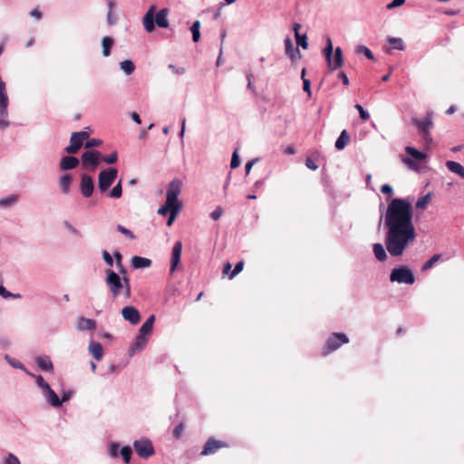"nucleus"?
<instances>
[{
	"label": "nucleus",
	"mask_w": 464,
	"mask_h": 464,
	"mask_svg": "<svg viewBox=\"0 0 464 464\" xmlns=\"http://www.w3.org/2000/svg\"><path fill=\"white\" fill-rule=\"evenodd\" d=\"M381 191L383 194H387V195H392L393 194V189H392V186H390L389 184L382 185V188H381Z\"/></svg>",
	"instance_id": "obj_62"
},
{
	"label": "nucleus",
	"mask_w": 464,
	"mask_h": 464,
	"mask_svg": "<svg viewBox=\"0 0 464 464\" xmlns=\"http://www.w3.org/2000/svg\"><path fill=\"white\" fill-rule=\"evenodd\" d=\"M179 211H169L168 214H169V218L167 221V226L168 227H171L173 222L175 221V219L177 218L178 215H179Z\"/></svg>",
	"instance_id": "obj_56"
},
{
	"label": "nucleus",
	"mask_w": 464,
	"mask_h": 464,
	"mask_svg": "<svg viewBox=\"0 0 464 464\" xmlns=\"http://www.w3.org/2000/svg\"><path fill=\"white\" fill-rule=\"evenodd\" d=\"M155 321V315L151 314L141 325V327L139 330V333L141 334V335H148L151 333L153 324Z\"/></svg>",
	"instance_id": "obj_29"
},
{
	"label": "nucleus",
	"mask_w": 464,
	"mask_h": 464,
	"mask_svg": "<svg viewBox=\"0 0 464 464\" xmlns=\"http://www.w3.org/2000/svg\"><path fill=\"white\" fill-rule=\"evenodd\" d=\"M240 165V160L237 153V150H236L232 154V159L230 162L231 169H236Z\"/></svg>",
	"instance_id": "obj_48"
},
{
	"label": "nucleus",
	"mask_w": 464,
	"mask_h": 464,
	"mask_svg": "<svg viewBox=\"0 0 464 464\" xmlns=\"http://www.w3.org/2000/svg\"><path fill=\"white\" fill-rule=\"evenodd\" d=\"M182 182L175 179L168 186L167 198L165 204L158 209V214L166 216L169 211H180L182 202L179 200L178 197L181 193Z\"/></svg>",
	"instance_id": "obj_2"
},
{
	"label": "nucleus",
	"mask_w": 464,
	"mask_h": 464,
	"mask_svg": "<svg viewBox=\"0 0 464 464\" xmlns=\"http://www.w3.org/2000/svg\"><path fill=\"white\" fill-rule=\"evenodd\" d=\"M223 215V208L221 207H218L211 214H210V218L213 219V220H218L221 218V216Z\"/></svg>",
	"instance_id": "obj_53"
},
{
	"label": "nucleus",
	"mask_w": 464,
	"mask_h": 464,
	"mask_svg": "<svg viewBox=\"0 0 464 464\" xmlns=\"http://www.w3.org/2000/svg\"><path fill=\"white\" fill-rule=\"evenodd\" d=\"M44 392L46 400L53 407L59 408L62 406L61 400L51 387L50 390H45Z\"/></svg>",
	"instance_id": "obj_24"
},
{
	"label": "nucleus",
	"mask_w": 464,
	"mask_h": 464,
	"mask_svg": "<svg viewBox=\"0 0 464 464\" xmlns=\"http://www.w3.org/2000/svg\"><path fill=\"white\" fill-rule=\"evenodd\" d=\"M406 0H393L392 3L387 5L388 9H393L395 7L401 6L405 3Z\"/></svg>",
	"instance_id": "obj_61"
},
{
	"label": "nucleus",
	"mask_w": 464,
	"mask_h": 464,
	"mask_svg": "<svg viewBox=\"0 0 464 464\" xmlns=\"http://www.w3.org/2000/svg\"><path fill=\"white\" fill-rule=\"evenodd\" d=\"M122 459H123V461L125 463H129L130 461V459H131V455H132V450L130 449V447L129 446H124L121 451H120Z\"/></svg>",
	"instance_id": "obj_39"
},
{
	"label": "nucleus",
	"mask_w": 464,
	"mask_h": 464,
	"mask_svg": "<svg viewBox=\"0 0 464 464\" xmlns=\"http://www.w3.org/2000/svg\"><path fill=\"white\" fill-rule=\"evenodd\" d=\"M30 15L36 18L37 20L42 19V16H43L41 11L37 8H34V10H32L30 13Z\"/></svg>",
	"instance_id": "obj_64"
},
{
	"label": "nucleus",
	"mask_w": 464,
	"mask_h": 464,
	"mask_svg": "<svg viewBox=\"0 0 464 464\" xmlns=\"http://www.w3.org/2000/svg\"><path fill=\"white\" fill-rule=\"evenodd\" d=\"M343 64V51L340 47H336L334 55L327 61L328 70L333 72L338 68H341Z\"/></svg>",
	"instance_id": "obj_16"
},
{
	"label": "nucleus",
	"mask_w": 464,
	"mask_h": 464,
	"mask_svg": "<svg viewBox=\"0 0 464 464\" xmlns=\"http://www.w3.org/2000/svg\"><path fill=\"white\" fill-rule=\"evenodd\" d=\"M429 201H430V196L425 195L417 200L415 207L418 209H424V208H426L427 205L429 204Z\"/></svg>",
	"instance_id": "obj_42"
},
{
	"label": "nucleus",
	"mask_w": 464,
	"mask_h": 464,
	"mask_svg": "<svg viewBox=\"0 0 464 464\" xmlns=\"http://www.w3.org/2000/svg\"><path fill=\"white\" fill-rule=\"evenodd\" d=\"M300 28H301V24H294V31H295V36L296 44H297V45H300L304 49H306L307 46H308L307 37H306L305 34L301 35L299 34Z\"/></svg>",
	"instance_id": "obj_25"
},
{
	"label": "nucleus",
	"mask_w": 464,
	"mask_h": 464,
	"mask_svg": "<svg viewBox=\"0 0 464 464\" xmlns=\"http://www.w3.org/2000/svg\"><path fill=\"white\" fill-rule=\"evenodd\" d=\"M387 42L390 44V47L385 48V52L389 54L392 53V49H396L400 51H403L405 49V45L401 38L388 37Z\"/></svg>",
	"instance_id": "obj_19"
},
{
	"label": "nucleus",
	"mask_w": 464,
	"mask_h": 464,
	"mask_svg": "<svg viewBox=\"0 0 464 464\" xmlns=\"http://www.w3.org/2000/svg\"><path fill=\"white\" fill-rule=\"evenodd\" d=\"M116 16L113 14V12H108L107 13V23L110 24V25H112L116 23Z\"/></svg>",
	"instance_id": "obj_63"
},
{
	"label": "nucleus",
	"mask_w": 464,
	"mask_h": 464,
	"mask_svg": "<svg viewBox=\"0 0 464 464\" xmlns=\"http://www.w3.org/2000/svg\"><path fill=\"white\" fill-rule=\"evenodd\" d=\"M101 144H102V140H101L93 138V139L88 140L85 142L84 147L86 149H91V148H94V147H99Z\"/></svg>",
	"instance_id": "obj_50"
},
{
	"label": "nucleus",
	"mask_w": 464,
	"mask_h": 464,
	"mask_svg": "<svg viewBox=\"0 0 464 464\" xmlns=\"http://www.w3.org/2000/svg\"><path fill=\"white\" fill-rule=\"evenodd\" d=\"M106 284L113 298L118 297L121 291L124 296L129 299L131 295L130 278L123 276L122 278L111 269L106 270Z\"/></svg>",
	"instance_id": "obj_3"
},
{
	"label": "nucleus",
	"mask_w": 464,
	"mask_h": 464,
	"mask_svg": "<svg viewBox=\"0 0 464 464\" xmlns=\"http://www.w3.org/2000/svg\"><path fill=\"white\" fill-rule=\"evenodd\" d=\"M349 338L345 334L334 333L327 339L324 348L322 349V355L327 356L331 353L340 348L343 344L348 343Z\"/></svg>",
	"instance_id": "obj_6"
},
{
	"label": "nucleus",
	"mask_w": 464,
	"mask_h": 464,
	"mask_svg": "<svg viewBox=\"0 0 464 464\" xmlns=\"http://www.w3.org/2000/svg\"><path fill=\"white\" fill-rule=\"evenodd\" d=\"M102 154L97 150H87L82 155L83 168L95 169L100 163Z\"/></svg>",
	"instance_id": "obj_11"
},
{
	"label": "nucleus",
	"mask_w": 464,
	"mask_h": 464,
	"mask_svg": "<svg viewBox=\"0 0 464 464\" xmlns=\"http://www.w3.org/2000/svg\"><path fill=\"white\" fill-rule=\"evenodd\" d=\"M0 295L4 298L14 297L19 298L21 295L19 294L14 295L7 291L2 285H0Z\"/></svg>",
	"instance_id": "obj_49"
},
{
	"label": "nucleus",
	"mask_w": 464,
	"mask_h": 464,
	"mask_svg": "<svg viewBox=\"0 0 464 464\" xmlns=\"http://www.w3.org/2000/svg\"><path fill=\"white\" fill-rule=\"evenodd\" d=\"M405 151L407 154L411 155L412 158H414L417 160H423L426 159V154L418 150L417 149L413 147H406Z\"/></svg>",
	"instance_id": "obj_34"
},
{
	"label": "nucleus",
	"mask_w": 464,
	"mask_h": 464,
	"mask_svg": "<svg viewBox=\"0 0 464 464\" xmlns=\"http://www.w3.org/2000/svg\"><path fill=\"white\" fill-rule=\"evenodd\" d=\"M183 431H184V425L182 423H180L175 427V429L173 430V436L176 439H179L182 436Z\"/></svg>",
	"instance_id": "obj_54"
},
{
	"label": "nucleus",
	"mask_w": 464,
	"mask_h": 464,
	"mask_svg": "<svg viewBox=\"0 0 464 464\" xmlns=\"http://www.w3.org/2000/svg\"><path fill=\"white\" fill-rule=\"evenodd\" d=\"M285 53L292 59L295 60L299 55V50L294 46V44L290 38L285 40Z\"/></svg>",
	"instance_id": "obj_26"
},
{
	"label": "nucleus",
	"mask_w": 464,
	"mask_h": 464,
	"mask_svg": "<svg viewBox=\"0 0 464 464\" xmlns=\"http://www.w3.org/2000/svg\"><path fill=\"white\" fill-rule=\"evenodd\" d=\"M121 69L127 74H131L135 70L134 63L130 60H125L120 63Z\"/></svg>",
	"instance_id": "obj_35"
},
{
	"label": "nucleus",
	"mask_w": 464,
	"mask_h": 464,
	"mask_svg": "<svg viewBox=\"0 0 464 464\" xmlns=\"http://www.w3.org/2000/svg\"><path fill=\"white\" fill-rule=\"evenodd\" d=\"M133 448L137 455L141 459H149L155 454L152 442L146 438L136 440L133 442Z\"/></svg>",
	"instance_id": "obj_10"
},
{
	"label": "nucleus",
	"mask_w": 464,
	"mask_h": 464,
	"mask_svg": "<svg viewBox=\"0 0 464 464\" xmlns=\"http://www.w3.org/2000/svg\"><path fill=\"white\" fill-rule=\"evenodd\" d=\"M79 163L80 161L77 158L73 156H65L62 158L59 167L62 170H69L75 169Z\"/></svg>",
	"instance_id": "obj_18"
},
{
	"label": "nucleus",
	"mask_w": 464,
	"mask_h": 464,
	"mask_svg": "<svg viewBox=\"0 0 464 464\" xmlns=\"http://www.w3.org/2000/svg\"><path fill=\"white\" fill-rule=\"evenodd\" d=\"M305 166L312 170H316L318 169V166L315 164L314 160L310 157L306 158Z\"/></svg>",
	"instance_id": "obj_58"
},
{
	"label": "nucleus",
	"mask_w": 464,
	"mask_h": 464,
	"mask_svg": "<svg viewBox=\"0 0 464 464\" xmlns=\"http://www.w3.org/2000/svg\"><path fill=\"white\" fill-rule=\"evenodd\" d=\"M306 70L304 68L302 70V80H303V89L304 91L308 94V96H311V82L308 79L304 78Z\"/></svg>",
	"instance_id": "obj_40"
},
{
	"label": "nucleus",
	"mask_w": 464,
	"mask_h": 464,
	"mask_svg": "<svg viewBox=\"0 0 464 464\" xmlns=\"http://www.w3.org/2000/svg\"><path fill=\"white\" fill-rule=\"evenodd\" d=\"M5 359L14 368H17V369H23L24 368L23 364L19 361L10 359V357L8 355L5 356Z\"/></svg>",
	"instance_id": "obj_60"
},
{
	"label": "nucleus",
	"mask_w": 464,
	"mask_h": 464,
	"mask_svg": "<svg viewBox=\"0 0 464 464\" xmlns=\"http://www.w3.org/2000/svg\"><path fill=\"white\" fill-rule=\"evenodd\" d=\"M433 113L431 111H428L424 119L420 120L418 118H412L411 122L414 124L419 133L421 135L425 144L427 147L430 146V144L432 141L430 129L433 126Z\"/></svg>",
	"instance_id": "obj_5"
},
{
	"label": "nucleus",
	"mask_w": 464,
	"mask_h": 464,
	"mask_svg": "<svg viewBox=\"0 0 464 464\" xmlns=\"http://www.w3.org/2000/svg\"><path fill=\"white\" fill-rule=\"evenodd\" d=\"M89 136L90 133L87 130L72 132L70 144L64 149L65 152L71 155L76 154L83 145L84 140L89 139Z\"/></svg>",
	"instance_id": "obj_9"
},
{
	"label": "nucleus",
	"mask_w": 464,
	"mask_h": 464,
	"mask_svg": "<svg viewBox=\"0 0 464 464\" xmlns=\"http://www.w3.org/2000/svg\"><path fill=\"white\" fill-rule=\"evenodd\" d=\"M131 266L136 269L147 268L151 266V260L146 257L135 256L131 258Z\"/></svg>",
	"instance_id": "obj_22"
},
{
	"label": "nucleus",
	"mask_w": 464,
	"mask_h": 464,
	"mask_svg": "<svg viewBox=\"0 0 464 464\" xmlns=\"http://www.w3.org/2000/svg\"><path fill=\"white\" fill-rule=\"evenodd\" d=\"M118 170L115 168H108L102 170L98 177V188L102 193L108 190L117 178Z\"/></svg>",
	"instance_id": "obj_8"
},
{
	"label": "nucleus",
	"mask_w": 464,
	"mask_h": 464,
	"mask_svg": "<svg viewBox=\"0 0 464 464\" xmlns=\"http://www.w3.org/2000/svg\"><path fill=\"white\" fill-rule=\"evenodd\" d=\"M102 258L109 266H112L113 258L111 257V254L108 251H102Z\"/></svg>",
	"instance_id": "obj_55"
},
{
	"label": "nucleus",
	"mask_w": 464,
	"mask_h": 464,
	"mask_svg": "<svg viewBox=\"0 0 464 464\" xmlns=\"http://www.w3.org/2000/svg\"><path fill=\"white\" fill-rule=\"evenodd\" d=\"M121 315L126 320L129 321L131 324H138L140 321V314L138 309L134 306H125L121 310Z\"/></svg>",
	"instance_id": "obj_14"
},
{
	"label": "nucleus",
	"mask_w": 464,
	"mask_h": 464,
	"mask_svg": "<svg viewBox=\"0 0 464 464\" xmlns=\"http://www.w3.org/2000/svg\"><path fill=\"white\" fill-rule=\"evenodd\" d=\"M324 53L327 61L333 56V43L330 38L327 39V45L324 50Z\"/></svg>",
	"instance_id": "obj_44"
},
{
	"label": "nucleus",
	"mask_w": 464,
	"mask_h": 464,
	"mask_svg": "<svg viewBox=\"0 0 464 464\" xmlns=\"http://www.w3.org/2000/svg\"><path fill=\"white\" fill-rule=\"evenodd\" d=\"M228 446V443L224 440L209 438L207 442H205V455L214 454L218 450L227 448Z\"/></svg>",
	"instance_id": "obj_15"
},
{
	"label": "nucleus",
	"mask_w": 464,
	"mask_h": 464,
	"mask_svg": "<svg viewBox=\"0 0 464 464\" xmlns=\"http://www.w3.org/2000/svg\"><path fill=\"white\" fill-rule=\"evenodd\" d=\"M372 250L377 260L383 262L387 259L386 251L381 243L373 244Z\"/></svg>",
	"instance_id": "obj_28"
},
{
	"label": "nucleus",
	"mask_w": 464,
	"mask_h": 464,
	"mask_svg": "<svg viewBox=\"0 0 464 464\" xmlns=\"http://www.w3.org/2000/svg\"><path fill=\"white\" fill-rule=\"evenodd\" d=\"M147 343V335H141V334L139 333V334L135 338L133 344L130 347L131 353L133 354L136 352L141 351L146 346Z\"/></svg>",
	"instance_id": "obj_20"
},
{
	"label": "nucleus",
	"mask_w": 464,
	"mask_h": 464,
	"mask_svg": "<svg viewBox=\"0 0 464 464\" xmlns=\"http://www.w3.org/2000/svg\"><path fill=\"white\" fill-rule=\"evenodd\" d=\"M356 52L359 53H363L370 60L374 59L372 52L364 45H358L356 48Z\"/></svg>",
	"instance_id": "obj_41"
},
{
	"label": "nucleus",
	"mask_w": 464,
	"mask_h": 464,
	"mask_svg": "<svg viewBox=\"0 0 464 464\" xmlns=\"http://www.w3.org/2000/svg\"><path fill=\"white\" fill-rule=\"evenodd\" d=\"M77 327L79 330H94L96 327V322L93 319H88L85 317H80L77 321Z\"/></svg>",
	"instance_id": "obj_23"
},
{
	"label": "nucleus",
	"mask_w": 464,
	"mask_h": 464,
	"mask_svg": "<svg viewBox=\"0 0 464 464\" xmlns=\"http://www.w3.org/2000/svg\"><path fill=\"white\" fill-rule=\"evenodd\" d=\"M350 141V136L346 130H343L337 140L335 141V148L339 150H343Z\"/></svg>",
	"instance_id": "obj_30"
},
{
	"label": "nucleus",
	"mask_w": 464,
	"mask_h": 464,
	"mask_svg": "<svg viewBox=\"0 0 464 464\" xmlns=\"http://www.w3.org/2000/svg\"><path fill=\"white\" fill-rule=\"evenodd\" d=\"M117 159H118L117 152L114 151V152H112L111 154H110L108 156L102 157L101 160H103L104 162L108 163V164H113V163H115L117 161Z\"/></svg>",
	"instance_id": "obj_47"
},
{
	"label": "nucleus",
	"mask_w": 464,
	"mask_h": 464,
	"mask_svg": "<svg viewBox=\"0 0 464 464\" xmlns=\"http://www.w3.org/2000/svg\"><path fill=\"white\" fill-rule=\"evenodd\" d=\"M440 258H441L440 254H436V255L432 256L428 261H426L423 264L421 270L427 271V270L430 269L434 266V264L437 263Z\"/></svg>",
	"instance_id": "obj_36"
},
{
	"label": "nucleus",
	"mask_w": 464,
	"mask_h": 464,
	"mask_svg": "<svg viewBox=\"0 0 464 464\" xmlns=\"http://www.w3.org/2000/svg\"><path fill=\"white\" fill-rule=\"evenodd\" d=\"M446 166L450 171L458 174L464 179V167L460 163L453 160H448L446 162Z\"/></svg>",
	"instance_id": "obj_27"
},
{
	"label": "nucleus",
	"mask_w": 464,
	"mask_h": 464,
	"mask_svg": "<svg viewBox=\"0 0 464 464\" xmlns=\"http://www.w3.org/2000/svg\"><path fill=\"white\" fill-rule=\"evenodd\" d=\"M89 352L92 355V357L97 361H101L103 357L102 346L98 342H91L90 343Z\"/></svg>",
	"instance_id": "obj_21"
},
{
	"label": "nucleus",
	"mask_w": 464,
	"mask_h": 464,
	"mask_svg": "<svg viewBox=\"0 0 464 464\" xmlns=\"http://www.w3.org/2000/svg\"><path fill=\"white\" fill-rule=\"evenodd\" d=\"M102 54L106 57L109 56L111 54V49L113 45L112 38H111L109 36L103 37L102 40Z\"/></svg>",
	"instance_id": "obj_33"
},
{
	"label": "nucleus",
	"mask_w": 464,
	"mask_h": 464,
	"mask_svg": "<svg viewBox=\"0 0 464 464\" xmlns=\"http://www.w3.org/2000/svg\"><path fill=\"white\" fill-rule=\"evenodd\" d=\"M36 382L38 386L44 389V391L50 390V385L44 381V379L41 375L37 376Z\"/></svg>",
	"instance_id": "obj_52"
},
{
	"label": "nucleus",
	"mask_w": 464,
	"mask_h": 464,
	"mask_svg": "<svg viewBox=\"0 0 464 464\" xmlns=\"http://www.w3.org/2000/svg\"><path fill=\"white\" fill-rule=\"evenodd\" d=\"M411 203L405 198H392L388 204L384 225L385 246L392 256H400L415 241Z\"/></svg>",
	"instance_id": "obj_1"
},
{
	"label": "nucleus",
	"mask_w": 464,
	"mask_h": 464,
	"mask_svg": "<svg viewBox=\"0 0 464 464\" xmlns=\"http://www.w3.org/2000/svg\"><path fill=\"white\" fill-rule=\"evenodd\" d=\"M5 464H20V461L14 454L9 453Z\"/></svg>",
	"instance_id": "obj_57"
},
{
	"label": "nucleus",
	"mask_w": 464,
	"mask_h": 464,
	"mask_svg": "<svg viewBox=\"0 0 464 464\" xmlns=\"http://www.w3.org/2000/svg\"><path fill=\"white\" fill-rule=\"evenodd\" d=\"M181 250H182V243H181V241H177L174 244L172 252H171L170 269H169L171 274L174 273L178 265L180 262Z\"/></svg>",
	"instance_id": "obj_17"
},
{
	"label": "nucleus",
	"mask_w": 464,
	"mask_h": 464,
	"mask_svg": "<svg viewBox=\"0 0 464 464\" xmlns=\"http://www.w3.org/2000/svg\"><path fill=\"white\" fill-rule=\"evenodd\" d=\"M16 201V197L11 196L5 198L0 199V207H7Z\"/></svg>",
	"instance_id": "obj_51"
},
{
	"label": "nucleus",
	"mask_w": 464,
	"mask_h": 464,
	"mask_svg": "<svg viewBox=\"0 0 464 464\" xmlns=\"http://www.w3.org/2000/svg\"><path fill=\"white\" fill-rule=\"evenodd\" d=\"M200 22L196 21L192 26L190 27V31L192 33V38L194 42H198L200 39Z\"/></svg>",
	"instance_id": "obj_37"
},
{
	"label": "nucleus",
	"mask_w": 464,
	"mask_h": 464,
	"mask_svg": "<svg viewBox=\"0 0 464 464\" xmlns=\"http://www.w3.org/2000/svg\"><path fill=\"white\" fill-rule=\"evenodd\" d=\"M122 195L121 181L120 180L116 186L109 192L108 196L113 198H120Z\"/></svg>",
	"instance_id": "obj_38"
},
{
	"label": "nucleus",
	"mask_w": 464,
	"mask_h": 464,
	"mask_svg": "<svg viewBox=\"0 0 464 464\" xmlns=\"http://www.w3.org/2000/svg\"><path fill=\"white\" fill-rule=\"evenodd\" d=\"M8 97L6 92H0V130H4L10 125L8 118Z\"/></svg>",
	"instance_id": "obj_12"
},
{
	"label": "nucleus",
	"mask_w": 464,
	"mask_h": 464,
	"mask_svg": "<svg viewBox=\"0 0 464 464\" xmlns=\"http://www.w3.org/2000/svg\"><path fill=\"white\" fill-rule=\"evenodd\" d=\"M169 10L163 8L155 14V6L151 5L143 17V26L148 33L155 29V24L161 28L169 27L168 20Z\"/></svg>",
	"instance_id": "obj_4"
},
{
	"label": "nucleus",
	"mask_w": 464,
	"mask_h": 464,
	"mask_svg": "<svg viewBox=\"0 0 464 464\" xmlns=\"http://www.w3.org/2000/svg\"><path fill=\"white\" fill-rule=\"evenodd\" d=\"M94 190V182L91 176L82 174L81 176L80 191L84 198H90Z\"/></svg>",
	"instance_id": "obj_13"
},
{
	"label": "nucleus",
	"mask_w": 464,
	"mask_h": 464,
	"mask_svg": "<svg viewBox=\"0 0 464 464\" xmlns=\"http://www.w3.org/2000/svg\"><path fill=\"white\" fill-rule=\"evenodd\" d=\"M37 365L43 371L50 372L53 371V366L48 356H40L37 358Z\"/></svg>",
	"instance_id": "obj_32"
},
{
	"label": "nucleus",
	"mask_w": 464,
	"mask_h": 464,
	"mask_svg": "<svg viewBox=\"0 0 464 464\" xmlns=\"http://www.w3.org/2000/svg\"><path fill=\"white\" fill-rule=\"evenodd\" d=\"M72 182V177L70 174H65L61 177L60 179V187L62 189V192L63 194H68L70 192V188Z\"/></svg>",
	"instance_id": "obj_31"
},
{
	"label": "nucleus",
	"mask_w": 464,
	"mask_h": 464,
	"mask_svg": "<svg viewBox=\"0 0 464 464\" xmlns=\"http://www.w3.org/2000/svg\"><path fill=\"white\" fill-rule=\"evenodd\" d=\"M117 230L123 234L125 237H129L130 239H134L135 238V236L134 234L128 228H126L125 227H123L122 225H117Z\"/></svg>",
	"instance_id": "obj_43"
},
{
	"label": "nucleus",
	"mask_w": 464,
	"mask_h": 464,
	"mask_svg": "<svg viewBox=\"0 0 464 464\" xmlns=\"http://www.w3.org/2000/svg\"><path fill=\"white\" fill-rule=\"evenodd\" d=\"M243 267H244L243 261H239L238 263H237L234 269L232 270L231 274L229 275V278L230 279L234 278L237 275H238L243 270Z\"/></svg>",
	"instance_id": "obj_45"
},
{
	"label": "nucleus",
	"mask_w": 464,
	"mask_h": 464,
	"mask_svg": "<svg viewBox=\"0 0 464 464\" xmlns=\"http://www.w3.org/2000/svg\"><path fill=\"white\" fill-rule=\"evenodd\" d=\"M354 107L359 111L360 118L362 121H368L370 119V114L362 108L361 104H356Z\"/></svg>",
	"instance_id": "obj_46"
},
{
	"label": "nucleus",
	"mask_w": 464,
	"mask_h": 464,
	"mask_svg": "<svg viewBox=\"0 0 464 464\" xmlns=\"http://www.w3.org/2000/svg\"><path fill=\"white\" fill-rule=\"evenodd\" d=\"M118 450H119V445L117 443H111L110 445V455L112 458H116L118 456Z\"/></svg>",
	"instance_id": "obj_59"
},
{
	"label": "nucleus",
	"mask_w": 464,
	"mask_h": 464,
	"mask_svg": "<svg viewBox=\"0 0 464 464\" xmlns=\"http://www.w3.org/2000/svg\"><path fill=\"white\" fill-rule=\"evenodd\" d=\"M390 280L399 284L412 285L415 282V277L409 267L402 266L392 270Z\"/></svg>",
	"instance_id": "obj_7"
}]
</instances>
